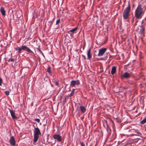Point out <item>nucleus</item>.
<instances>
[{
    "label": "nucleus",
    "mask_w": 146,
    "mask_h": 146,
    "mask_svg": "<svg viewBox=\"0 0 146 146\" xmlns=\"http://www.w3.org/2000/svg\"><path fill=\"white\" fill-rule=\"evenodd\" d=\"M78 27H76L75 28L72 29L71 30H70V32H71L74 34V33H75V32L76 31Z\"/></svg>",
    "instance_id": "obj_18"
},
{
    "label": "nucleus",
    "mask_w": 146,
    "mask_h": 146,
    "mask_svg": "<svg viewBox=\"0 0 146 146\" xmlns=\"http://www.w3.org/2000/svg\"><path fill=\"white\" fill-rule=\"evenodd\" d=\"M2 80L1 78H0V86L2 85Z\"/></svg>",
    "instance_id": "obj_29"
},
{
    "label": "nucleus",
    "mask_w": 146,
    "mask_h": 146,
    "mask_svg": "<svg viewBox=\"0 0 146 146\" xmlns=\"http://www.w3.org/2000/svg\"><path fill=\"white\" fill-rule=\"evenodd\" d=\"M79 108L80 109L82 113H84L86 111V109L83 106H80Z\"/></svg>",
    "instance_id": "obj_13"
},
{
    "label": "nucleus",
    "mask_w": 146,
    "mask_h": 146,
    "mask_svg": "<svg viewBox=\"0 0 146 146\" xmlns=\"http://www.w3.org/2000/svg\"><path fill=\"white\" fill-rule=\"evenodd\" d=\"M133 102H132L131 103V105L132 104V103H133Z\"/></svg>",
    "instance_id": "obj_39"
},
{
    "label": "nucleus",
    "mask_w": 146,
    "mask_h": 146,
    "mask_svg": "<svg viewBox=\"0 0 146 146\" xmlns=\"http://www.w3.org/2000/svg\"><path fill=\"white\" fill-rule=\"evenodd\" d=\"M128 78H129V77L130 76V74L129 73H128Z\"/></svg>",
    "instance_id": "obj_37"
},
{
    "label": "nucleus",
    "mask_w": 146,
    "mask_h": 146,
    "mask_svg": "<svg viewBox=\"0 0 146 146\" xmlns=\"http://www.w3.org/2000/svg\"><path fill=\"white\" fill-rule=\"evenodd\" d=\"M107 50L106 48H102L99 50V52L98 54L99 56H101L103 55L104 53Z\"/></svg>",
    "instance_id": "obj_6"
},
{
    "label": "nucleus",
    "mask_w": 146,
    "mask_h": 146,
    "mask_svg": "<svg viewBox=\"0 0 146 146\" xmlns=\"http://www.w3.org/2000/svg\"><path fill=\"white\" fill-rule=\"evenodd\" d=\"M54 139H56L58 142H61L62 141L61 136L58 134H55L53 136Z\"/></svg>",
    "instance_id": "obj_7"
},
{
    "label": "nucleus",
    "mask_w": 146,
    "mask_h": 146,
    "mask_svg": "<svg viewBox=\"0 0 146 146\" xmlns=\"http://www.w3.org/2000/svg\"><path fill=\"white\" fill-rule=\"evenodd\" d=\"M35 121L37 122L38 123H39L40 122V120L39 119H35Z\"/></svg>",
    "instance_id": "obj_27"
},
{
    "label": "nucleus",
    "mask_w": 146,
    "mask_h": 146,
    "mask_svg": "<svg viewBox=\"0 0 146 146\" xmlns=\"http://www.w3.org/2000/svg\"><path fill=\"white\" fill-rule=\"evenodd\" d=\"M40 131L38 127H35L34 130V138L33 141L36 142L39 138V135H41Z\"/></svg>",
    "instance_id": "obj_2"
},
{
    "label": "nucleus",
    "mask_w": 146,
    "mask_h": 146,
    "mask_svg": "<svg viewBox=\"0 0 146 146\" xmlns=\"http://www.w3.org/2000/svg\"><path fill=\"white\" fill-rule=\"evenodd\" d=\"M9 111L10 113L11 116L13 119H17L18 118L15 116V113L13 110L9 109Z\"/></svg>",
    "instance_id": "obj_11"
},
{
    "label": "nucleus",
    "mask_w": 146,
    "mask_h": 146,
    "mask_svg": "<svg viewBox=\"0 0 146 146\" xmlns=\"http://www.w3.org/2000/svg\"><path fill=\"white\" fill-rule=\"evenodd\" d=\"M5 93L6 95L8 96L9 94V92L8 91H7L5 92Z\"/></svg>",
    "instance_id": "obj_23"
},
{
    "label": "nucleus",
    "mask_w": 146,
    "mask_h": 146,
    "mask_svg": "<svg viewBox=\"0 0 146 146\" xmlns=\"http://www.w3.org/2000/svg\"><path fill=\"white\" fill-rule=\"evenodd\" d=\"M128 78V72H126L121 75V78L123 79Z\"/></svg>",
    "instance_id": "obj_12"
},
{
    "label": "nucleus",
    "mask_w": 146,
    "mask_h": 146,
    "mask_svg": "<svg viewBox=\"0 0 146 146\" xmlns=\"http://www.w3.org/2000/svg\"><path fill=\"white\" fill-rule=\"evenodd\" d=\"M91 50V48H90L88 49L87 52V55L88 57V59H90L92 57V56L90 54Z\"/></svg>",
    "instance_id": "obj_14"
},
{
    "label": "nucleus",
    "mask_w": 146,
    "mask_h": 146,
    "mask_svg": "<svg viewBox=\"0 0 146 146\" xmlns=\"http://www.w3.org/2000/svg\"><path fill=\"white\" fill-rule=\"evenodd\" d=\"M80 84V82L79 80H72L70 82V86L73 87L75 86L76 85H78Z\"/></svg>",
    "instance_id": "obj_5"
},
{
    "label": "nucleus",
    "mask_w": 146,
    "mask_h": 146,
    "mask_svg": "<svg viewBox=\"0 0 146 146\" xmlns=\"http://www.w3.org/2000/svg\"><path fill=\"white\" fill-rule=\"evenodd\" d=\"M106 129H107V131H108H108H109V128H107Z\"/></svg>",
    "instance_id": "obj_34"
},
{
    "label": "nucleus",
    "mask_w": 146,
    "mask_h": 146,
    "mask_svg": "<svg viewBox=\"0 0 146 146\" xmlns=\"http://www.w3.org/2000/svg\"><path fill=\"white\" fill-rule=\"evenodd\" d=\"M82 56L83 57H84V59H86L85 58V57L83 55H82Z\"/></svg>",
    "instance_id": "obj_36"
},
{
    "label": "nucleus",
    "mask_w": 146,
    "mask_h": 146,
    "mask_svg": "<svg viewBox=\"0 0 146 146\" xmlns=\"http://www.w3.org/2000/svg\"><path fill=\"white\" fill-rule=\"evenodd\" d=\"M129 110H134V108H133L132 109H131L130 108H129Z\"/></svg>",
    "instance_id": "obj_35"
},
{
    "label": "nucleus",
    "mask_w": 146,
    "mask_h": 146,
    "mask_svg": "<svg viewBox=\"0 0 146 146\" xmlns=\"http://www.w3.org/2000/svg\"><path fill=\"white\" fill-rule=\"evenodd\" d=\"M131 122V121L130 122H128V123H129V124H128V129H129V128H132V129L131 130L130 129L129 131H132L133 132H134L139 134L141 135V133L137 129H135L134 127L135 126V125L133 124H130Z\"/></svg>",
    "instance_id": "obj_3"
},
{
    "label": "nucleus",
    "mask_w": 146,
    "mask_h": 146,
    "mask_svg": "<svg viewBox=\"0 0 146 146\" xmlns=\"http://www.w3.org/2000/svg\"><path fill=\"white\" fill-rule=\"evenodd\" d=\"M143 13L142 6L141 5L139 4L135 11V14L136 17L137 19H141Z\"/></svg>",
    "instance_id": "obj_1"
},
{
    "label": "nucleus",
    "mask_w": 146,
    "mask_h": 146,
    "mask_svg": "<svg viewBox=\"0 0 146 146\" xmlns=\"http://www.w3.org/2000/svg\"><path fill=\"white\" fill-rule=\"evenodd\" d=\"M15 50L17 51V52L19 53H20L21 52L22 50V48L21 47H20L18 46L15 48Z\"/></svg>",
    "instance_id": "obj_15"
},
{
    "label": "nucleus",
    "mask_w": 146,
    "mask_h": 146,
    "mask_svg": "<svg viewBox=\"0 0 146 146\" xmlns=\"http://www.w3.org/2000/svg\"><path fill=\"white\" fill-rule=\"evenodd\" d=\"M116 67L115 66H114L111 68V73L112 74H113L116 72Z\"/></svg>",
    "instance_id": "obj_16"
},
{
    "label": "nucleus",
    "mask_w": 146,
    "mask_h": 146,
    "mask_svg": "<svg viewBox=\"0 0 146 146\" xmlns=\"http://www.w3.org/2000/svg\"><path fill=\"white\" fill-rule=\"evenodd\" d=\"M123 17L125 19H128V7L125 8L123 13Z\"/></svg>",
    "instance_id": "obj_9"
},
{
    "label": "nucleus",
    "mask_w": 146,
    "mask_h": 146,
    "mask_svg": "<svg viewBox=\"0 0 146 146\" xmlns=\"http://www.w3.org/2000/svg\"><path fill=\"white\" fill-rule=\"evenodd\" d=\"M130 138H129V140H128V142L130 140Z\"/></svg>",
    "instance_id": "obj_38"
},
{
    "label": "nucleus",
    "mask_w": 146,
    "mask_h": 146,
    "mask_svg": "<svg viewBox=\"0 0 146 146\" xmlns=\"http://www.w3.org/2000/svg\"><path fill=\"white\" fill-rule=\"evenodd\" d=\"M15 61V59L14 58H10L8 60V61H11L12 62H14Z\"/></svg>",
    "instance_id": "obj_24"
},
{
    "label": "nucleus",
    "mask_w": 146,
    "mask_h": 146,
    "mask_svg": "<svg viewBox=\"0 0 146 146\" xmlns=\"http://www.w3.org/2000/svg\"><path fill=\"white\" fill-rule=\"evenodd\" d=\"M55 84L57 86H58V85H59V83H58V81H56L55 82Z\"/></svg>",
    "instance_id": "obj_32"
},
{
    "label": "nucleus",
    "mask_w": 146,
    "mask_h": 146,
    "mask_svg": "<svg viewBox=\"0 0 146 146\" xmlns=\"http://www.w3.org/2000/svg\"><path fill=\"white\" fill-rule=\"evenodd\" d=\"M146 122V117L143 119L142 121H141L140 123L141 124H143Z\"/></svg>",
    "instance_id": "obj_19"
},
{
    "label": "nucleus",
    "mask_w": 146,
    "mask_h": 146,
    "mask_svg": "<svg viewBox=\"0 0 146 146\" xmlns=\"http://www.w3.org/2000/svg\"><path fill=\"white\" fill-rule=\"evenodd\" d=\"M66 102V97L63 100V104H64Z\"/></svg>",
    "instance_id": "obj_28"
},
{
    "label": "nucleus",
    "mask_w": 146,
    "mask_h": 146,
    "mask_svg": "<svg viewBox=\"0 0 146 146\" xmlns=\"http://www.w3.org/2000/svg\"><path fill=\"white\" fill-rule=\"evenodd\" d=\"M22 50H23L26 51L29 53H33V52L29 48L25 45H22L21 46Z\"/></svg>",
    "instance_id": "obj_8"
},
{
    "label": "nucleus",
    "mask_w": 146,
    "mask_h": 146,
    "mask_svg": "<svg viewBox=\"0 0 146 146\" xmlns=\"http://www.w3.org/2000/svg\"><path fill=\"white\" fill-rule=\"evenodd\" d=\"M137 31L138 32H139V34L140 35H144L145 31L144 27L143 25H141L139 27V28H138Z\"/></svg>",
    "instance_id": "obj_4"
},
{
    "label": "nucleus",
    "mask_w": 146,
    "mask_h": 146,
    "mask_svg": "<svg viewBox=\"0 0 146 146\" xmlns=\"http://www.w3.org/2000/svg\"><path fill=\"white\" fill-rule=\"evenodd\" d=\"M80 143L81 146H85V145L83 142H81Z\"/></svg>",
    "instance_id": "obj_30"
},
{
    "label": "nucleus",
    "mask_w": 146,
    "mask_h": 146,
    "mask_svg": "<svg viewBox=\"0 0 146 146\" xmlns=\"http://www.w3.org/2000/svg\"><path fill=\"white\" fill-rule=\"evenodd\" d=\"M9 141L11 145L13 146L15 145V141L13 136H12L11 137Z\"/></svg>",
    "instance_id": "obj_10"
},
{
    "label": "nucleus",
    "mask_w": 146,
    "mask_h": 146,
    "mask_svg": "<svg viewBox=\"0 0 146 146\" xmlns=\"http://www.w3.org/2000/svg\"><path fill=\"white\" fill-rule=\"evenodd\" d=\"M75 90V89H73L72 90V92L71 93L70 95L69 96V97L72 96L73 95V94H74V92Z\"/></svg>",
    "instance_id": "obj_21"
},
{
    "label": "nucleus",
    "mask_w": 146,
    "mask_h": 146,
    "mask_svg": "<svg viewBox=\"0 0 146 146\" xmlns=\"http://www.w3.org/2000/svg\"><path fill=\"white\" fill-rule=\"evenodd\" d=\"M39 47L40 46H39L38 48H37V49H38L40 52L42 53V52L39 48Z\"/></svg>",
    "instance_id": "obj_31"
},
{
    "label": "nucleus",
    "mask_w": 146,
    "mask_h": 146,
    "mask_svg": "<svg viewBox=\"0 0 146 146\" xmlns=\"http://www.w3.org/2000/svg\"><path fill=\"white\" fill-rule=\"evenodd\" d=\"M0 11L2 15L5 16V12L4 10V8L3 7H1L0 9Z\"/></svg>",
    "instance_id": "obj_17"
},
{
    "label": "nucleus",
    "mask_w": 146,
    "mask_h": 146,
    "mask_svg": "<svg viewBox=\"0 0 146 146\" xmlns=\"http://www.w3.org/2000/svg\"><path fill=\"white\" fill-rule=\"evenodd\" d=\"M130 11V8L129 6L128 5V13L129 12V11Z\"/></svg>",
    "instance_id": "obj_33"
},
{
    "label": "nucleus",
    "mask_w": 146,
    "mask_h": 146,
    "mask_svg": "<svg viewBox=\"0 0 146 146\" xmlns=\"http://www.w3.org/2000/svg\"><path fill=\"white\" fill-rule=\"evenodd\" d=\"M49 29H50V28H51V26L52 25V23L51 22H49Z\"/></svg>",
    "instance_id": "obj_26"
},
{
    "label": "nucleus",
    "mask_w": 146,
    "mask_h": 146,
    "mask_svg": "<svg viewBox=\"0 0 146 146\" xmlns=\"http://www.w3.org/2000/svg\"><path fill=\"white\" fill-rule=\"evenodd\" d=\"M68 34L72 38H73L74 36V34L71 32H70V31L68 32Z\"/></svg>",
    "instance_id": "obj_20"
},
{
    "label": "nucleus",
    "mask_w": 146,
    "mask_h": 146,
    "mask_svg": "<svg viewBox=\"0 0 146 146\" xmlns=\"http://www.w3.org/2000/svg\"><path fill=\"white\" fill-rule=\"evenodd\" d=\"M60 22V19H58L56 22V25H57L59 24Z\"/></svg>",
    "instance_id": "obj_25"
},
{
    "label": "nucleus",
    "mask_w": 146,
    "mask_h": 146,
    "mask_svg": "<svg viewBox=\"0 0 146 146\" xmlns=\"http://www.w3.org/2000/svg\"><path fill=\"white\" fill-rule=\"evenodd\" d=\"M47 72H48L49 73H51V71L50 70V67H48L47 70Z\"/></svg>",
    "instance_id": "obj_22"
}]
</instances>
